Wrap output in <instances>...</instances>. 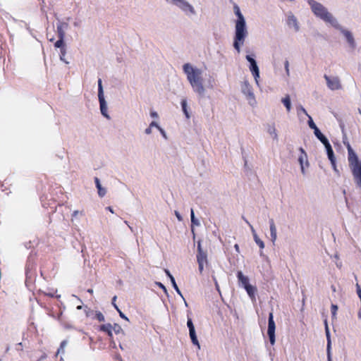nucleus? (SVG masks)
<instances>
[{"instance_id":"obj_1","label":"nucleus","mask_w":361,"mask_h":361,"mask_svg":"<svg viewBox=\"0 0 361 361\" xmlns=\"http://www.w3.org/2000/svg\"><path fill=\"white\" fill-rule=\"evenodd\" d=\"M234 13L238 17L235 21V32L233 42V47L240 53V47L244 44L245 38L247 35L246 29L245 20L240 12V8L238 5L235 4L233 6Z\"/></svg>"},{"instance_id":"obj_2","label":"nucleus","mask_w":361,"mask_h":361,"mask_svg":"<svg viewBox=\"0 0 361 361\" xmlns=\"http://www.w3.org/2000/svg\"><path fill=\"white\" fill-rule=\"evenodd\" d=\"M348 150V161L355 185L361 188V160L348 141H343Z\"/></svg>"},{"instance_id":"obj_3","label":"nucleus","mask_w":361,"mask_h":361,"mask_svg":"<svg viewBox=\"0 0 361 361\" xmlns=\"http://www.w3.org/2000/svg\"><path fill=\"white\" fill-rule=\"evenodd\" d=\"M183 72L187 75V79L191 85L193 90L202 95L204 92L203 86V79L202 78V71L200 69L193 68L191 64L187 63L183 66Z\"/></svg>"},{"instance_id":"obj_4","label":"nucleus","mask_w":361,"mask_h":361,"mask_svg":"<svg viewBox=\"0 0 361 361\" xmlns=\"http://www.w3.org/2000/svg\"><path fill=\"white\" fill-rule=\"evenodd\" d=\"M308 3L314 15L331 25H334L336 23V20L333 16L328 12L327 9L320 3H318L314 0H309Z\"/></svg>"},{"instance_id":"obj_5","label":"nucleus","mask_w":361,"mask_h":361,"mask_svg":"<svg viewBox=\"0 0 361 361\" xmlns=\"http://www.w3.org/2000/svg\"><path fill=\"white\" fill-rule=\"evenodd\" d=\"M196 257L198 264V269L200 273L202 274L204 265H207L208 264V259L207 252L202 250L200 241H198L197 243V253Z\"/></svg>"},{"instance_id":"obj_6","label":"nucleus","mask_w":361,"mask_h":361,"mask_svg":"<svg viewBox=\"0 0 361 361\" xmlns=\"http://www.w3.org/2000/svg\"><path fill=\"white\" fill-rule=\"evenodd\" d=\"M275 330L276 324L274 320V313L273 312H271L269 314L268 318L267 334L269 336V341L271 345H274L275 343Z\"/></svg>"},{"instance_id":"obj_7","label":"nucleus","mask_w":361,"mask_h":361,"mask_svg":"<svg viewBox=\"0 0 361 361\" xmlns=\"http://www.w3.org/2000/svg\"><path fill=\"white\" fill-rule=\"evenodd\" d=\"M98 98L100 104V110L101 113L103 116H104L106 118H109V116L106 114V102L104 97V92H103V88L102 85V80L99 79L98 80Z\"/></svg>"},{"instance_id":"obj_8","label":"nucleus","mask_w":361,"mask_h":361,"mask_svg":"<svg viewBox=\"0 0 361 361\" xmlns=\"http://www.w3.org/2000/svg\"><path fill=\"white\" fill-rule=\"evenodd\" d=\"M167 1L175 4L178 7H179L184 12L189 11L190 13L194 14L195 13L194 8L185 0H166Z\"/></svg>"},{"instance_id":"obj_9","label":"nucleus","mask_w":361,"mask_h":361,"mask_svg":"<svg viewBox=\"0 0 361 361\" xmlns=\"http://www.w3.org/2000/svg\"><path fill=\"white\" fill-rule=\"evenodd\" d=\"M327 86L332 90H339L341 87L340 80L338 78H330L327 75H324Z\"/></svg>"},{"instance_id":"obj_10","label":"nucleus","mask_w":361,"mask_h":361,"mask_svg":"<svg viewBox=\"0 0 361 361\" xmlns=\"http://www.w3.org/2000/svg\"><path fill=\"white\" fill-rule=\"evenodd\" d=\"M187 326L189 329V334H190V337L191 338L192 343L194 345H197L198 348H200L199 341L197 340V336L195 334V326L193 325V323H192V321L191 319H188Z\"/></svg>"},{"instance_id":"obj_11","label":"nucleus","mask_w":361,"mask_h":361,"mask_svg":"<svg viewBox=\"0 0 361 361\" xmlns=\"http://www.w3.org/2000/svg\"><path fill=\"white\" fill-rule=\"evenodd\" d=\"M59 39L55 42L54 46L57 48H61V54L63 55L65 53V44L63 42L64 32L61 27H57Z\"/></svg>"},{"instance_id":"obj_12","label":"nucleus","mask_w":361,"mask_h":361,"mask_svg":"<svg viewBox=\"0 0 361 361\" xmlns=\"http://www.w3.org/2000/svg\"><path fill=\"white\" fill-rule=\"evenodd\" d=\"M246 223L249 225L250 228V230L252 231V233L253 235V238H254V240L255 241V243L258 245V246L261 248V249H263L264 247V242L259 239V238L258 237L255 228H253V226L250 224V222L247 220H245Z\"/></svg>"},{"instance_id":"obj_13","label":"nucleus","mask_w":361,"mask_h":361,"mask_svg":"<svg viewBox=\"0 0 361 361\" xmlns=\"http://www.w3.org/2000/svg\"><path fill=\"white\" fill-rule=\"evenodd\" d=\"M342 33L343 34V35L346 38V39H347L348 44H350V46L351 47H353V48H355V40H354V38H353V36L352 33L350 31L346 30H342Z\"/></svg>"},{"instance_id":"obj_14","label":"nucleus","mask_w":361,"mask_h":361,"mask_svg":"<svg viewBox=\"0 0 361 361\" xmlns=\"http://www.w3.org/2000/svg\"><path fill=\"white\" fill-rule=\"evenodd\" d=\"M237 278L238 281L242 283V285L245 288V286L250 285L249 283V279L247 276H244L243 272L239 271L237 273Z\"/></svg>"},{"instance_id":"obj_15","label":"nucleus","mask_w":361,"mask_h":361,"mask_svg":"<svg viewBox=\"0 0 361 361\" xmlns=\"http://www.w3.org/2000/svg\"><path fill=\"white\" fill-rule=\"evenodd\" d=\"M270 232L272 242H275L276 240V228L274 221V219L269 220Z\"/></svg>"},{"instance_id":"obj_16","label":"nucleus","mask_w":361,"mask_h":361,"mask_svg":"<svg viewBox=\"0 0 361 361\" xmlns=\"http://www.w3.org/2000/svg\"><path fill=\"white\" fill-rule=\"evenodd\" d=\"M315 136L321 141L323 145L329 142L328 139L321 133L319 128H316L314 131Z\"/></svg>"},{"instance_id":"obj_17","label":"nucleus","mask_w":361,"mask_h":361,"mask_svg":"<svg viewBox=\"0 0 361 361\" xmlns=\"http://www.w3.org/2000/svg\"><path fill=\"white\" fill-rule=\"evenodd\" d=\"M324 145V147H325V148L326 149L327 156H328V158H329V161H333V159H336V158H335V156H334V153L333 149H332L329 142L327 144H325Z\"/></svg>"},{"instance_id":"obj_18","label":"nucleus","mask_w":361,"mask_h":361,"mask_svg":"<svg viewBox=\"0 0 361 361\" xmlns=\"http://www.w3.org/2000/svg\"><path fill=\"white\" fill-rule=\"evenodd\" d=\"M300 150L302 152V154L299 157L298 161H299L300 166H301V171L302 173H304L305 170H304L303 163L305 161H307V154L302 147L300 148Z\"/></svg>"},{"instance_id":"obj_19","label":"nucleus","mask_w":361,"mask_h":361,"mask_svg":"<svg viewBox=\"0 0 361 361\" xmlns=\"http://www.w3.org/2000/svg\"><path fill=\"white\" fill-rule=\"evenodd\" d=\"M111 325L110 324H102L99 326V330L106 332L108 336H112Z\"/></svg>"},{"instance_id":"obj_20","label":"nucleus","mask_w":361,"mask_h":361,"mask_svg":"<svg viewBox=\"0 0 361 361\" xmlns=\"http://www.w3.org/2000/svg\"><path fill=\"white\" fill-rule=\"evenodd\" d=\"M287 23L289 26L293 25L295 27L296 30H298L299 27L298 25V22L296 18L293 16H288Z\"/></svg>"},{"instance_id":"obj_21","label":"nucleus","mask_w":361,"mask_h":361,"mask_svg":"<svg viewBox=\"0 0 361 361\" xmlns=\"http://www.w3.org/2000/svg\"><path fill=\"white\" fill-rule=\"evenodd\" d=\"M245 289L246 290L247 294L249 295V296L251 298H255V292H256V288L251 286V285H249V286H245Z\"/></svg>"},{"instance_id":"obj_22","label":"nucleus","mask_w":361,"mask_h":361,"mask_svg":"<svg viewBox=\"0 0 361 361\" xmlns=\"http://www.w3.org/2000/svg\"><path fill=\"white\" fill-rule=\"evenodd\" d=\"M282 102L286 106L287 111H290L291 109L290 99L289 95H286L284 98L282 99Z\"/></svg>"},{"instance_id":"obj_23","label":"nucleus","mask_w":361,"mask_h":361,"mask_svg":"<svg viewBox=\"0 0 361 361\" xmlns=\"http://www.w3.org/2000/svg\"><path fill=\"white\" fill-rule=\"evenodd\" d=\"M250 71H252V74L254 75L255 79L259 77V71L258 66L257 65V63H254L252 65H250Z\"/></svg>"},{"instance_id":"obj_24","label":"nucleus","mask_w":361,"mask_h":361,"mask_svg":"<svg viewBox=\"0 0 361 361\" xmlns=\"http://www.w3.org/2000/svg\"><path fill=\"white\" fill-rule=\"evenodd\" d=\"M267 132L273 137L274 139H277V133L274 124L269 125L268 126Z\"/></svg>"},{"instance_id":"obj_25","label":"nucleus","mask_w":361,"mask_h":361,"mask_svg":"<svg viewBox=\"0 0 361 361\" xmlns=\"http://www.w3.org/2000/svg\"><path fill=\"white\" fill-rule=\"evenodd\" d=\"M181 106H182V109H183V111L186 116V118H190V115L188 112V110H187V102L185 99H183L181 101Z\"/></svg>"},{"instance_id":"obj_26","label":"nucleus","mask_w":361,"mask_h":361,"mask_svg":"<svg viewBox=\"0 0 361 361\" xmlns=\"http://www.w3.org/2000/svg\"><path fill=\"white\" fill-rule=\"evenodd\" d=\"M171 282L172 283V286L173 287V288L176 290V291L180 295H181V293H180V290H179L176 283V281H175V279L173 276H171Z\"/></svg>"},{"instance_id":"obj_27","label":"nucleus","mask_w":361,"mask_h":361,"mask_svg":"<svg viewBox=\"0 0 361 361\" xmlns=\"http://www.w3.org/2000/svg\"><path fill=\"white\" fill-rule=\"evenodd\" d=\"M190 216H191V222L192 224L199 225V221L195 217L194 210L193 209H191L190 211Z\"/></svg>"},{"instance_id":"obj_28","label":"nucleus","mask_w":361,"mask_h":361,"mask_svg":"<svg viewBox=\"0 0 361 361\" xmlns=\"http://www.w3.org/2000/svg\"><path fill=\"white\" fill-rule=\"evenodd\" d=\"M98 190V195L102 197L106 195V189L102 187V185H100L99 187L97 188Z\"/></svg>"},{"instance_id":"obj_29","label":"nucleus","mask_w":361,"mask_h":361,"mask_svg":"<svg viewBox=\"0 0 361 361\" xmlns=\"http://www.w3.org/2000/svg\"><path fill=\"white\" fill-rule=\"evenodd\" d=\"M67 344V341H63L61 344H60V347L59 348L58 350H57V353H63L64 352V348L66 347Z\"/></svg>"},{"instance_id":"obj_30","label":"nucleus","mask_w":361,"mask_h":361,"mask_svg":"<svg viewBox=\"0 0 361 361\" xmlns=\"http://www.w3.org/2000/svg\"><path fill=\"white\" fill-rule=\"evenodd\" d=\"M150 127H156L157 128L159 129V130L161 133V134L165 137V133L164 131L163 130L162 128H160V126L155 122V121H152L150 124H149Z\"/></svg>"},{"instance_id":"obj_31","label":"nucleus","mask_w":361,"mask_h":361,"mask_svg":"<svg viewBox=\"0 0 361 361\" xmlns=\"http://www.w3.org/2000/svg\"><path fill=\"white\" fill-rule=\"evenodd\" d=\"M337 310H338V306L336 305L332 304L331 306V311L333 317H336Z\"/></svg>"},{"instance_id":"obj_32","label":"nucleus","mask_w":361,"mask_h":361,"mask_svg":"<svg viewBox=\"0 0 361 361\" xmlns=\"http://www.w3.org/2000/svg\"><path fill=\"white\" fill-rule=\"evenodd\" d=\"M309 118H310V120L308 121V125L311 129H313L314 131H315V129L318 128L317 127L316 124L312 121V118L310 116H309Z\"/></svg>"},{"instance_id":"obj_33","label":"nucleus","mask_w":361,"mask_h":361,"mask_svg":"<svg viewBox=\"0 0 361 361\" xmlns=\"http://www.w3.org/2000/svg\"><path fill=\"white\" fill-rule=\"evenodd\" d=\"M331 162V166L334 169V171L338 174L339 175V171L337 169V166H336V159H334L333 161H330Z\"/></svg>"},{"instance_id":"obj_34","label":"nucleus","mask_w":361,"mask_h":361,"mask_svg":"<svg viewBox=\"0 0 361 361\" xmlns=\"http://www.w3.org/2000/svg\"><path fill=\"white\" fill-rule=\"evenodd\" d=\"M114 307L116 309V310L118 312L119 315L121 318L128 321V317L119 310V308L117 307V305H114Z\"/></svg>"},{"instance_id":"obj_35","label":"nucleus","mask_w":361,"mask_h":361,"mask_svg":"<svg viewBox=\"0 0 361 361\" xmlns=\"http://www.w3.org/2000/svg\"><path fill=\"white\" fill-rule=\"evenodd\" d=\"M246 59L250 62V65L256 62L255 60L249 55L246 56Z\"/></svg>"},{"instance_id":"obj_36","label":"nucleus","mask_w":361,"mask_h":361,"mask_svg":"<svg viewBox=\"0 0 361 361\" xmlns=\"http://www.w3.org/2000/svg\"><path fill=\"white\" fill-rule=\"evenodd\" d=\"M246 59L250 62V65L256 62L255 60L249 55L246 56Z\"/></svg>"},{"instance_id":"obj_37","label":"nucleus","mask_w":361,"mask_h":361,"mask_svg":"<svg viewBox=\"0 0 361 361\" xmlns=\"http://www.w3.org/2000/svg\"><path fill=\"white\" fill-rule=\"evenodd\" d=\"M324 324H325V329H326V336L329 338V326H328V324H327V321L326 320H325Z\"/></svg>"},{"instance_id":"obj_38","label":"nucleus","mask_w":361,"mask_h":361,"mask_svg":"<svg viewBox=\"0 0 361 361\" xmlns=\"http://www.w3.org/2000/svg\"><path fill=\"white\" fill-rule=\"evenodd\" d=\"M174 213H175L176 216L178 219V221H182L183 220V218H182L181 215L180 214V213L178 211H175Z\"/></svg>"},{"instance_id":"obj_39","label":"nucleus","mask_w":361,"mask_h":361,"mask_svg":"<svg viewBox=\"0 0 361 361\" xmlns=\"http://www.w3.org/2000/svg\"><path fill=\"white\" fill-rule=\"evenodd\" d=\"M288 66H289V63H288V61H285V68H286V73L287 74L289 73V68H288Z\"/></svg>"},{"instance_id":"obj_40","label":"nucleus","mask_w":361,"mask_h":361,"mask_svg":"<svg viewBox=\"0 0 361 361\" xmlns=\"http://www.w3.org/2000/svg\"><path fill=\"white\" fill-rule=\"evenodd\" d=\"M94 183H95V185H96L97 188L99 187L101 185L99 179L97 177L94 178Z\"/></svg>"},{"instance_id":"obj_41","label":"nucleus","mask_w":361,"mask_h":361,"mask_svg":"<svg viewBox=\"0 0 361 361\" xmlns=\"http://www.w3.org/2000/svg\"><path fill=\"white\" fill-rule=\"evenodd\" d=\"M150 116L152 118H157L158 117V114L156 111H151L150 112Z\"/></svg>"},{"instance_id":"obj_42","label":"nucleus","mask_w":361,"mask_h":361,"mask_svg":"<svg viewBox=\"0 0 361 361\" xmlns=\"http://www.w3.org/2000/svg\"><path fill=\"white\" fill-rule=\"evenodd\" d=\"M152 133V127H150V126L145 129V133L149 135Z\"/></svg>"},{"instance_id":"obj_43","label":"nucleus","mask_w":361,"mask_h":361,"mask_svg":"<svg viewBox=\"0 0 361 361\" xmlns=\"http://www.w3.org/2000/svg\"><path fill=\"white\" fill-rule=\"evenodd\" d=\"M44 294L45 295L49 296L51 298H54L55 296L54 293H44Z\"/></svg>"},{"instance_id":"obj_44","label":"nucleus","mask_w":361,"mask_h":361,"mask_svg":"<svg viewBox=\"0 0 361 361\" xmlns=\"http://www.w3.org/2000/svg\"><path fill=\"white\" fill-rule=\"evenodd\" d=\"M165 273L169 277L170 279H171V276H173L168 269H165Z\"/></svg>"},{"instance_id":"obj_45","label":"nucleus","mask_w":361,"mask_h":361,"mask_svg":"<svg viewBox=\"0 0 361 361\" xmlns=\"http://www.w3.org/2000/svg\"><path fill=\"white\" fill-rule=\"evenodd\" d=\"M98 319L99 321H103L104 320V316L100 313L98 314Z\"/></svg>"},{"instance_id":"obj_46","label":"nucleus","mask_w":361,"mask_h":361,"mask_svg":"<svg viewBox=\"0 0 361 361\" xmlns=\"http://www.w3.org/2000/svg\"><path fill=\"white\" fill-rule=\"evenodd\" d=\"M78 211H74L72 214V216L75 217L78 215Z\"/></svg>"},{"instance_id":"obj_47","label":"nucleus","mask_w":361,"mask_h":361,"mask_svg":"<svg viewBox=\"0 0 361 361\" xmlns=\"http://www.w3.org/2000/svg\"><path fill=\"white\" fill-rule=\"evenodd\" d=\"M116 296H114V297L113 298V300H113V301H112V304L114 305H114H116L114 303V302H116Z\"/></svg>"},{"instance_id":"obj_48","label":"nucleus","mask_w":361,"mask_h":361,"mask_svg":"<svg viewBox=\"0 0 361 361\" xmlns=\"http://www.w3.org/2000/svg\"><path fill=\"white\" fill-rule=\"evenodd\" d=\"M106 209H107L109 211H110L111 213H114V210H113V209H112L111 207H106Z\"/></svg>"},{"instance_id":"obj_49","label":"nucleus","mask_w":361,"mask_h":361,"mask_svg":"<svg viewBox=\"0 0 361 361\" xmlns=\"http://www.w3.org/2000/svg\"><path fill=\"white\" fill-rule=\"evenodd\" d=\"M18 345L21 347V348H18V349L22 350V343H18Z\"/></svg>"},{"instance_id":"obj_50","label":"nucleus","mask_w":361,"mask_h":361,"mask_svg":"<svg viewBox=\"0 0 361 361\" xmlns=\"http://www.w3.org/2000/svg\"><path fill=\"white\" fill-rule=\"evenodd\" d=\"M301 109H302V111L305 114H307V112H306L305 109L303 107H301Z\"/></svg>"},{"instance_id":"obj_51","label":"nucleus","mask_w":361,"mask_h":361,"mask_svg":"<svg viewBox=\"0 0 361 361\" xmlns=\"http://www.w3.org/2000/svg\"><path fill=\"white\" fill-rule=\"evenodd\" d=\"M87 292L90 293H92L93 290H92V289H88Z\"/></svg>"},{"instance_id":"obj_52","label":"nucleus","mask_w":361,"mask_h":361,"mask_svg":"<svg viewBox=\"0 0 361 361\" xmlns=\"http://www.w3.org/2000/svg\"><path fill=\"white\" fill-rule=\"evenodd\" d=\"M328 361H332L329 354L328 355Z\"/></svg>"},{"instance_id":"obj_53","label":"nucleus","mask_w":361,"mask_h":361,"mask_svg":"<svg viewBox=\"0 0 361 361\" xmlns=\"http://www.w3.org/2000/svg\"><path fill=\"white\" fill-rule=\"evenodd\" d=\"M81 308H82V306H80V305H79V306H78V307H77V309H78V310H80V309H81Z\"/></svg>"},{"instance_id":"obj_54","label":"nucleus","mask_w":361,"mask_h":361,"mask_svg":"<svg viewBox=\"0 0 361 361\" xmlns=\"http://www.w3.org/2000/svg\"><path fill=\"white\" fill-rule=\"evenodd\" d=\"M235 247L236 249L238 248V245H235Z\"/></svg>"}]
</instances>
